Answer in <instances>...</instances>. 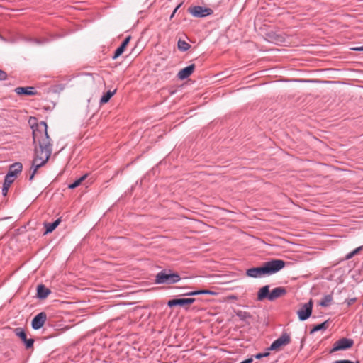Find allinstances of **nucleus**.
Segmentation results:
<instances>
[{"label":"nucleus","instance_id":"1","mask_svg":"<svg viewBox=\"0 0 363 363\" xmlns=\"http://www.w3.org/2000/svg\"><path fill=\"white\" fill-rule=\"evenodd\" d=\"M31 128L35 148L32 161L33 171L29 177L30 181L33 179L38 169L47 163L52 151V140L48 134L47 123L45 121H40L35 125H32Z\"/></svg>","mask_w":363,"mask_h":363},{"label":"nucleus","instance_id":"2","mask_svg":"<svg viewBox=\"0 0 363 363\" xmlns=\"http://www.w3.org/2000/svg\"><path fill=\"white\" fill-rule=\"evenodd\" d=\"M286 262L279 259H272L261 266L252 267L246 270V275L252 278H260L275 274L282 269Z\"/></svg>","mask_w":363,"mask_h":363},{"label":"nucleus","instance_id":"3","mask_svg":"<svg viewBox=\"0 0 363 363\" xmlns=\"http://www.w3.org/2000/svg\"><path fill=\"white\" fill-rule=\"evenodd\" d=\"M286 289L284 287H277L269 291V286L265 285L259 289L257 293V301H262L264 299L269 301H274L275 299L281 297L286 294Z\"/></svg>","mask_w":363,"mask_h":363},{"label":"nucleus","instance_id":"4","mask_svg":"<svg viewBox=\"0 0 363 363\" xmlns=\"http://www.w3.org/2000/svg\"><path fill=\"white\" fill-rule=\"evenodd\" d=\"M180 280L181 277L179 273L171 269H163L156 274L155 283L171 285L179 282Z\"/></svg>","mask_w":363,"mask_h":363},{"label":"nucleus","instance_id":"5","mask_svg":"<svg viewBox=\"0 0 363 363\" xmlns=\"http://www.w3.org/2000/svg\"><path fill=\"white\" fill-rule=\"evenodd\" d=\"M291 342V337L289 334L287 333H283L281 335L275 340L270 345L269 347L267 348L268 351L275 350L278 351L281 350L282 347H284L289 345Z\"/></svg>","mask_w":363,"mask_h":363},{"label":"nucleus","instance_id":"6","mask_svg":"<svg viewBox=\"0 0 363 363\" xmlns=\"http://www.w3.org/2000/svg\"><path fill=\"white\" fill-rule=\"evenodd\" d=\"M188 12L196 18H204L213 14V11L210 8L201 6H191L188 8Z\"/></svg>","mask_w":363,"mask_h":363},{"label":"nucleus","instance_id":"7","mask_svg":"<svg viewBox=\"0 0 363 363\" xmlns=\"http://www.w3.org/2000/svg\"><path fill=\"white\" fill-rule=\"evenodd\" d=\"M354 345V340L350 338L342 337L337 341L333 345L330 353H333L340 350H346L351 348Z\"/></svg>","mask_w":363,"mask_h":363},{"label":"nucleus","instance_id":"8","mask_svg":"<svg viewBox=\"0 0 363 363\" xmlns=\"http://www.w3.org/2000/svg\"><path fill=\"white\" fill-rule=\"evenodd\" d=\"M196 299L194 298H181L170 299L167 302V306L169 308L175 306H180L185 310H189L190 306L195 302Z\"/></svg>","mask_w":363,"mask_h":363},{"label":"nucleus","instance_id":"9","mask_svg":"<svg viewBox=\"0 0 363 363\" xmlns=\"http://www.w3.org/2000/svg\"><path fill=\"white\" fill-rule=\"evenodd\" d=\"M313 301L312 299L303 304L302 307L297 311L298 319L301 321H304L308 319L312 313Z\"/></svg>","mask_w":363,"mask_h":363},{"label":"nucleus","instance_id":"10","mask_svg":"<svg viewBox=\"0 0 363 363\" xmlns=\"http://www.w3.org/2000/svg\"><path fill=\"white\" fill-rule=\"evenodd\" d=\"M13 333L15 335L21 339V340L24 343L25 347L27 350L33 347L34 339L33 338H27V334L25 330L22 328H16L13 329Z\"/></svg>","mask_w":363,"mask_h":363},{"label":"nucleus","instance_id":"11","mask_svg":"<svg viewBox=\"0 0 363 363\" xmlns=\"http://www.w3.org/2000/svg\"><path fill=\"white\" fill-rule=\"evenodd\" d=\"M47 320V314L45 312H40L37 314L31 321V326L33 330H39L41 328Z\"/></svg>","mask_w":363,"mask_h":363},{"label":"nucleus","instance_id":"12","mask_svg":"<svg viewBox=\"0 0 363 363\" xmlns=\"http://www.w3.org/2000/svg\"><path fill=\"white\" fill-rule=\"evenodd\" d=\"M131 40V36L128 35L127 36L121 43L119 47L115 50L113 55L112 56L113 60L117 59L118 57H120L125 51L126 47L129 44L130 41Z\"/></svg>","mask_w":363,"mask_h":363},{"label":"nucleus","instance_id":"13","mask_svg":"<svg viewBox=\"0 0 363 363\" xmlns=\"http://www.w3.org/2000/svg\"><path fill=\"white\" fill-rule=\"evenodd\" d=\"M195 65L191 64L189 66L182 69L177 74V77L180 80H184L187 79L191 74L194 72L195 69Z\"/></svg>","mask_w":363,"mask_h":363},{"label":"nucleus","instance_id":"14","mask_svg":"<svg viewBox=\"0 0 363 363\" xmlns=\"http://www.w3.org/2000/svg\"><path fill=\"white\" fill-rule=\"evenodd\" d=\"M14 91L20 96H35L37 94V91L33 86H19L16 88Z\"/></svg>","mask_w":363,"mask_h":363},{"label":"nucleus","instance_id":"15","mask_svg":"<svg viewBox=\"0 0 363 363\" xmlns=\"http://www.w3.org/2000/svg\"><path fill=\"white\" fill-rule=\"evenodd\" d=\"M36 291V297L40 300L45 299L51 294V291L42 284L38 285Z\"/></svg>","mask_w":363,"mask_h":363},{"label":"nucleus","instance_id":"16","mask_svg":"<svg viewBox=\"0 0 363 363\" xmlns=\"http://www.w3.org/2000/svg\"><path fill=\"white\" fill-rule=\"evenodd\" d=\"M22 169L23 165L21 162H15L10 166L7 174L9 177L16 178L17 175L22 172Z\"/></svg>","mask_w":363,"mask_h":363},{"label":"nucleus","instance_id":"17","mask_svg":"<svg viewBox=\"0 0 363 363\" xmlns=\"http://www.w3.org/2000/svg\"><path fill=\"white\" fill-rule=\"evenodd\" d=\"M61 223V218H57L52 223H45L44 226L45 228V235L52 233Z\"/></svg>","mask_w":363,"mask_h":363},{"label":"nucleus","instance_id":"18","mask_svg":"<svg viewBox=\"0 0 363 363\" xmlns=\"http://www.w3.org/2000/svg\"><path fill=\"white\" fill-rule=\"evenodd\" d=\"M116 92V89L113 91L108 90V91L104 93L100 99V104H104L108 103Z\"/></svg>","mask_w":363,"mask_h":363},{"label":"nucleus","instance_id":"19","mask_svg":"<svg viewBox=\"0 0 363 363\" xmlns=\"http://www.w3.org/2000/svg\"><path fill=\"white\" fill-rule=\"evenodd\" d=\"M329 320H327L325 321H324L323 323H320V324H318V325H315L312 329L310 331V333L311 334H313L315 332H317V331H319V330H325L328 328V323H329Z\"/></svg>","mask_w":363,"mask_h":363},{"label":"nucleus","instance_id":"20","mask_svg":"<svg viewBox=\"0 0 363 363\" xmlns=\"http://www.w3.org/2000/svg\"><path fill=\"white\" fill-rule=\"evenodd\" d=\"M235 313L236 316H238L240 318V320L243 321H245L246 320L252 318V315L249 312L247 311L238 310L235 311Z\"/></svg>","mask_w":363,"mask_h":363},{"label":"nucleus","instance_id":"21","mask_svg":"<svg viewBox=\"0 0 363 363\" xmlns=\"http://www.w3.org/2000/svg\"><path fill=\"white\" fill-rule=\"evenodd\" d=\"M333 295L328 294L323 296V298L320 301L319 305L322 307H328L330 305L333 301Z\"/></svg>","mask_w":363,"mask_h":363},{"label":"nucleus","instance_id":"22","mask_svg":"<svg viewBox=\"0 0 363 363\" xmlns=\"http://www.w3.org/2000/svg\"><path fill=\"white\" fill-rule=\"evenodd\" d=\"M177 47L180 51L185 52L187 51L191 48V45L185 40L179 39L177 42Z\"/></svg>","mask_w":363,"mask_h":363},{"label":"nucleus","instance_id":"23","mask_svg":"<svg viewBox=\"0 0 363 363\" xmlns=\"http://www.w3.org/2000/svg\"><path fill=\"white\" fill-rule=\"evenodd\" d=\"M15 179L16 178H14V177H9V174H6V175L5 176L4 182L3 184L10 187L11 185L12 184V183L14 182Z\"/></svg>","mask_w":363,"mask_h":363},{"label":"nucleus","instance_id":"24","mask_svg":"<svg viewBox=\"0 0 363 363\" xmlns=\"http://www.w3.org/2000/svg\"><path fill=\"white\" fill-rule=\"evenodd\" d=\"M270 354L269 351L267 350V348L266 349V352H260L257 353V354L254 355L255 358L257 359H260L263 357H267Z\"/></svg>","mask_w":363,"mask_h":363},{"label":"nucleus","instance_id":"25","mask_svg":"<svg viewBox=\"0 0 363 363\" xmlns=\"http://www.w3.org/2000/svg\"><path fill=\"white\" fill-rule=\"evenodd\" d=\"M80 184H81L80 182L77 179L73 183L69 184L68 188L70 189H74L77 188V186H79Z\"/></svg>","mask_w":363,"mask_h":363},{"label":"nucleus","instance_id":"26","mask_svg":"<svg viewBox=\"0 0 363 363\" xmlns=\"http://www.w3.org/2000/svg\"><path fill=\"white\" fill-rule=\"evenodd\" d=\"M7 73L1 69H0V81H4L7 79Z\"/></svg>","mask_w":363,"mask_h":363},{"label":"nucleus","instance_id":"27","mask_svg":"<svg viewBox=\"0 0 363 363\" xmlns=\"http://www.w3.org/2000/svg\"><path fill=\"white\" fill-rule=\"evenodd\" d=\"M356 301H357V298H352L346 299L345 302L347 303V306H350L351 305L354 303Z\"/></svg>","mask_w":363,"mask_h":363},{"label":"nucleus","instance_id":"28","mask_svg":"<svg viewBox=\"0 0 363 363\" xmlns=\"http://www.w3.org/2000/svg\"><path fill=\"white\" fill-rule=\"evenodd\" d=\"M333 363H359V361H356L355 362L347 360V359H342V360H336Z\"/></svg>","mask_w":363,"mask_h":363},{"label":"nucleus","instance_id":"29","mask_svg":"<svg viewBox=\"0 0 363 363\" xmlns=\"http://www.w3.org/2000/svg\"><path fill=\"white\" fill-rule=\"evenodd\" d=\"M9 189V186H6V185H4V184H3V187H2V194H3L4 196H6V195H7V193H8Z\"/></svg>","mask_w":363,"mask_h":363},{"label":"nucleus","instance_id":"30","mask_svg":"<svg viewBox=\"0 0 363 363\" xmlns=\"http://www.w3.org/2000/svg\"><path fill=\"white\" fill-rule=\"evenodd\" d=\"M363 250V245L362 246H359L358 247H357L356 249H354V250H352V253L354 254V255H357L360 251H362Z\"/></svg>","mask_w":363,"mask_h":363},{"label":"nucleus","instance_id":"31","mask_svg":"<svg viewBox=\"0 0 363 363\" xmlns=\"http://www.w3.org/2000/svg\"><path fill=\"white\" fill-rule=\"evenodd\" d=\"M253 361V357H251L250 358H247L243 361H242L240 363H252Z\"/></svg>","mask_w":363,"mask_h":363},{"label":"nucleus","instance_id":"32","mask_svg":"<svg viewBox=\"0 0 363 363\" xmlns=\"http://www.w3.org/2000/svg\"><path fill=\"white\" fill-rule=\"evenodd\" d=\"M201 292H202V294H214V292H213L210 290L202 289Z\"/></svg>","mask_w":363,"mask_h":363},{"label":"nucleus","instance_id":"33","mask_svg":"<svg viewBox=\"0 0 363 363\" xmlns=\"http://www.w3.org/2000/svg\"><path fill=\"white\" fill-rule=\"evenodd\" d=\"M354 254L352 253V252H350V253H348L346 256H345V259L346 260H348V259H350L351 258H352L354 257Z\"/></svg>","mask_w":363,"mask_h":363},{"label":"nucleus","instance_id":"34","mask_svg":"<svg viewBox=\"0 0 363 363\" xmlns=\"http://www.w3.org/2000/svg\"><path fill=\"white\" fill-rule=\"evenodd\" d=\"M183 296H195V294L194 293V291L185 292L183 294Z\"/></svg>","mask_w":363,"mask_h":363},{"label":"nucleus","instance_id":"35","mask_svg":"<svg viewBox=\"0 0 363 363\" xmlns=\"http://www.w3.org/2000/svg\"><path fill=\"white\" fill-rule=\"evenodd\" d=\"M351 50L354 51H363V45L361 47L352 48Z\"/></svg>","mask_w":363,"mask_h":363},{"label":"nucleus","instance_id":"36","mask_svg":"<svg viewBox=\"0 0 363 363\" xmlns=\"http://www.w3.org/2000/svg\"><path fill=\"white\" fill-rule=\"evenodd\" d=\"M87 176H88V174H85L84 175H83L80 178H79L77 180L80 182V184H82V182L86 179Z\"/></svg>","mask_w":363,"mask_h":363},{"label":"nucleus","instance_id":"37","mask_svg":"<svg viewBox=\"0 0 363 363\" xmlns=\"http://www.w3.org/2000/svg\"><path fill=\"white\" fill-rule=\"evenodd\" d=\"M194 293L195 294V296H196V295H201L202 294L201 290L194 291Z\"/></svg>","mask_w":363,"mask_h":363},{"label":"nucleus","instance_id":"38","mask_svg":"<svg viewBox=\"0 0 363 363\" xmlns=\"http://www.w3.org/2000/svg\"><path fill=\"white\" fill-rule=\"evenodd\" d=\"M182 4H183L182 2V3H180V4H179L176 6V8H177V9H179V8L181 7V6L182 5Z\"/></svg>","mask_w":363,"mask_h":363},{"label":"nucleus","instance_id":"39","mask_svg":"<svg viewBox=\"0 0 363 363\" xmlns=\"http://www.w3.org/2000/svg\"><path fill=\"white\" fill-rule=\"evenodd\" d=\"M174 15H175V13H174V11H173L172 15L170 16V19H172Z\"/></svg>","mask_w":363,"mask_h":363},{"label":"nucleus","instance_id":"40","mask_svg":"<svg viewBox=\"0 0 363 363\" xmlns=\"http://www.w3.org/2000/svg\"><path fill=\"white\" fill-rule=\"evenodd\" d=\"M177 10H178V9H177V8H175V9H174V11H174V13H177Z\"/></svg>","mask_w":363,"mask_h":363},{"label":"nucleus","instance_id":"41","mask_svg":"<svg viewBox=\"0 0 363 363\" xmlns=\"http://www.w3.org/2000/svg\"><path fill=\"white\" fill-rule=\"evenodd\" d=\"M362 267H363V263H362Z\"/></svg>","mask_w":363,"mask_h":363}]
</instances>
